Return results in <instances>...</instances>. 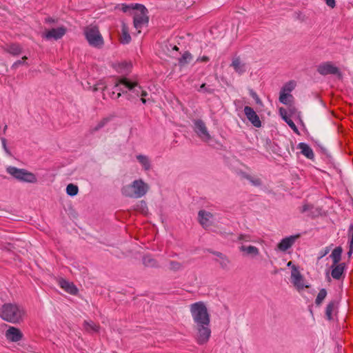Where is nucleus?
I'll return each instance as SVG.
<instances>
[{
  "label": "nucleus",
  "instance_id": "61",
  "mask_svg": "<svg viewBox=\"0 0 353 353\" xmlns=\"http://www.w3.org/2000/svg\"><path fill=\"white\" fill-rule=\"evenodd\" d=\"M294 265L292 264V261H289L287 264V266L288 267H292Z\"/></svg>",
  "mask_w": 353,
  "mask_h": 353
},
{
  "label": "nucleus",
  "instance_id": "35",
  "mask_svg": "<svg viewBox=\"0 0 353 353\" xmlns=\"http://www.w3.org/2000/svg\"><path fill=\"white\" fill-rule=\"evenodd\" d=\"M84 326H85V330H87L88 331L92 330L96 332L99 331V327L98 325H97L95 323H94L92 321H90V322L85 321Z\"/></svg>",
  "mask_w": 353,
  "mask_h": 353
},
{
  "label": "nucleus",
  "instance_id": "30",
  "mask_svg": "<svg viewBox=\"0 0 353 353\" xmlns=\"http://www.w3.org/2000/svg\"><path fill=\"white\" fill-rule=\"evenodd\" d=\"M131 41V36L128 32V28L125 24L122 27V37L121 38V43L123 44H128Z\"/></svg>",
  "mask_w": 353,
  "mask_h": 353
},
{
  "label": "nucleus",
  "instance_id": "25",
  "mask_svg": "<svg viewBox=\"0 0 353 353\" xmlns=\"http://www.w3.org/2000/svg\"><path fill=\"white\" fill-rule=\"evenodd\" d=\"M343 251V250L341 246H338L333 250L332 254L330 255V258L332 260V263L336 265V263H340Z\"/></svg>",
  "mask_w": 353,
  "mask_h": 353
},
{
  "label": "nucleus",
  "instance_id": "3",
  "mask_svg": "<svg viewBox=\"0 0 353 353\" xmlns=\"http://www.w3.org/2000/svg\"><path fill=\"white\" fill-rule=\"evenodd\" d=\"M23 310L16 303H6L0 307V318L8 323L17 324L23 321Z\"/></svg>",
  "mask_w": 353,
  "mask_h": 353
},
{
  "label": "nucleus",
  "instance_id": "48",
  "mask_svg": "<svg viewBox=\"0 0 353 353\" xmlns=\"http://www.w3.org/2000/svg\"><path fill=\"white\" fill-rule=\"evenodd\" d=\"M208 251L210 253H211V254H214V255L216 256L217 257H219V259H222L223 256H225V254H223V253H221V252H220L214 251V250H210V249L208 250Z\"/></svg>",
  "mask_w": 353,
  "mask_h": 353
},
{
  "label": "nucleus",
  "instance_id": "47",
  "mask_svg": "<svg viewBox=\"0 0 353 353\" xmlns=\"http://www.w3.org/2000/svg\"><path fill=\"white\" fill-rule=\"evenodd\" d=\"M238 241H250V236L247 234H240L238 236Z\"/></svg>",
  "mask_w": 353,
  "mask_h": 353
},
{
  "label": "nucleus",
  "instance_id": "12",
  "mask_svg": "<svg viewBox=\"0 0 353 353\" xmlns=\"http://www.w3.org/2000/svg\"><path fill=\"white\" fill-rule=\"evenodd\" d=\"M67 32V28L62 26L57 28H52L43 34V37L47 40L52 39L59 40L61 39Z\"/></svg>",
  "mask_w": 353,
  "mask_h": 353
},
{
  "label": "nucleus",
  "instance_id": "17",
  "mask_svg": "<svg viewBox=\"0 0 353 353\" xmlns=\"http://www.w3.org/2000/svg\"><path fill=\"white\" fill-rule=\"evenodd\" d=\"M300 236V234L292 235L283 239L278 244V248L281 251H286L292 247L295 240Z\"/></svg>",
  "mask_w": 353,
  "mask_h": 353
},
{
  "label": "nucleus",
  "instance_id": "46",
  "mask_svg": "<svg viewBox=\"0 0 353 353\" xmlns=\"http://www.w3.org/2000/svg\"><path fill=\"white\" fill-rule=\"evenodd\" d=\"M246 179L250 180V182L254 185L257 186V185H260L261 184V180L259 179H252V177L250 175H247Z\"/></svg>",
  "mask_w": 353,
  "mask_h": 353
},
{
  "label": "nucleus",
  "instance_id": "50",
  "mask_svg": "<svg viewBox=\"0 0 353 353\" xmlns=\"http://www.w3.org/2000/svg\"><path fill=\"white\" fill-rule=\"evenodd\" d=\"M113 88L115 89L116 90L119 91V90H117V88H115L114 87ZM121 91L119 90V92H118L117 94H115V92L112 91V93L110 94V97L112 99L119 98L121 96Z\"/></svg>",
  "mask_w": 353,
  "mask_h": 353
},
{
  "label": "nucleus",
  "instance_id": "28",
  "mask_svg": "<svg viewBox=\"0 0 353 353\" xmlns=\"http://www.w3.org/2000/svg\"><path fill=\"white\" fill-rule=\"evenodd\" d=\"M294 100V97L290 93L280 92L279 101L284 105H290Z\"/></svg>",
  "mask_w": 353,
  "mask_h": 353
},
{
  "label": "nucleus",
  "instance_id": "16",
  "mask_svg": "<svg viewBox=\"0 0 353 353\" xmlns=\"http://www.w3.org/2000/svg\"><path fill=\"white\" fill-rule=\"evenodd\" d=\"M59 285L61 288L72 295H76L79 292L77 286L72 282H69L63 278L59 279Z\"/></svg>",
  "mask_w": 353,
  "mask_h": 353
},
{
  "label": "nucleus",
  "instance_id": "18",
  "mask_svg": "<svg viewBox=\"0 0 353 353\" xmlns=\"http://www.w3.org/2000/svg\"><path fill=\"white\" fill-rule=\"evenodd\" d=\"M213 217V214L204 210H201L198 212L199 222L203 228L209 227L210 224L208 223L210 218Z\"/></svg>",
  "mask_w": 353,
  "mask_h": 353
},
{
  "label": "nucleus",
  "instance_id": "55",
  "mask_svg": "<svg viewBox=\"0 0 353 353\" xmlns=\"http://www.w3.org/2000/svg\"><path fill=\"white\" fill-rule=\"evenodd\" d=\"M352 253H353V247L349 246V251L347 253L348 258H350L352 256Z\"/></svg>",
  "mask_w": 353,
  "mask_h": 353
},
{
  "label": "nucleus",
  "instance_id": "21",
  "mask_svg": "<svg viewBox=\"0 0 353 353\" xmlns=\"http://www.w3.org/2000/svg\"><path fill=\"white\" fill-rule=\"evenodd\" d=\"M297 148L301 150V153L308 159H314V154L312 149L305 143L301 142L297 145Z\"/></svg>",
  "mask_w": 353,
  "mask_h": 353
},
{
  "label": "nucleus",
  "instance_id": "2",
  "mask_svg": "<svg viewBox=\"0 0 353 353\" xmlns=\"http://www.w3.org/2000/svg\"><path fill=\"white\" fill-rule=\"evenodd\" d=\"M114 88L121 91L122 94L126 96L128 100H132L141 96L145 97L148 92L143 90L141 86L135 81L126 77H120L117 79Z\"/></svg>",
  "mask_w": 353,
  "mask_h": 353
},
{
  "label": "nucleus",
  "instance_id": "41",
  "mask_svg": "<svg viewBox=\"0 0 353 353\" xmlns=\"http://www.w3.org/2000/svg\"><path fill=\"white\" fill-rule=\"evenodd\" d=\"M135 3H131V4H129V5H127V4H125V3H123L121 5V10L123 12H127L128 11H136V9H135Z\"/></svg>",
  "mask_w": 353,
  "mask_h": 353
},
{
  "label": "nucleus",
  "instance_id": "45",
  "mask_svg": "<svg viewBox=\"0 0 353 353\" xmlns=\"http://www.w3.org/2000/svg\"><path fill=\"white\" fill-rule=\"evenodd\" d=\"M330 250V249L329 247H326L324 249L320 250V252L319 253V256L318 259H321L323 257H324L325 256H326L329 253Z\"/></svg>",
  "mask_w": 353,
  "mask_h": 353
},
{
  "label": "nucleus",
  "instance_id": "56",
  "mask_svg": "<svg viewBox=\"0 0 353 353\" xmlns=\"http://www.w3.org/2000/svg\"><path fill=\"white\" fill-rule=\"evenodd\" d=\"M46 22L47 23H53L55 22V19H54L52 17H48V18H46Z\"/></svg>",
  "mask_w": 353,
  "mask_h": 353
},
{
  "label": "nucleus",
  "instance_id": "29",
  "mask_svg": "<svg viewBox=\"0 0 353 353\" xmlns=\"http://www.w3.org/2000/svg\"><path fill=\"white\" fill-rule=\"evenodd\" d=\"M143 265L145 267L159 268L158 262L150 255L144 256L142 259Z\"/></svg>",
  "mask_w": 353,
  "mask_h": 353
},
{
  "label": "nucleus",
  "instance_id": "10",
  "mask_svg": "<svg viewBox=\"0 0 353 353\" xmlns=\"http://www.w3.org/2000/svg\"><path fill=\"white\" fill-rule=\"evenodd\" d=\"M347 265L345 263H339L336 265L332 263L330 266L332 277L335 280H341L345 278Z\"/></svg>",
  "mask_w": 353,
  "mask_h": 353
},
{
  "label": "nucleus",
  "instance_id": "20",
  "mask_svg": "<svg viewBox=\"0 0 353 353\" xmlns=\"http://www.w3.org/2000/svg\"><path fill=\"white\" fill-rule=\"evenodd\" d=\"M132 68V64L130 61H121L114 64L116 70L123 74H128Z\"/></svg>",
  "mask_w": 353,
  "mask_h": 353
},
{
  "label": "nucleus",
  "instance_id": "51",
  "mask_svg": "<svg viewBox=\"0 0 353 353\" xmlns=\"http://www.w3.org/2000/svg\"><path fill=\"white\" fill-rule=\"evenodd\" d=\"M326 3V4L332 8H334L336 6V1L335 0H324Z\"/></svg>",
  "mask_w": 353,
  "mask_h": 353
},
{
  "label": "nucleus",
  "instance_id": "53",
  "mask_svg": "<svg viewBox=\"0 0 353 353\" xmlns=\"http://www.w3.org/2000/svg\"><path fill=\"white\" fill-rule=\"evenodd\" d=\"M316 143H317L318 146L320 148L321 151L322 152V153H323L326 156H329L327 150L325 147L321 145L319 143L316 142Z\"/></svg>",
  "mask_w": 353,
  "mask_h": 353
},
{
  "label": "nucleus",
  "instance_id": "64",
  "mask_svg": "<svg viewBox=\"0 0 353 353\" xmlns=\"http://www.w3.org/2000/svg\"><path fill=\"white\" fill-rule=\"evenodd\" d=\"M310 312L311 314H312V309L310 310Z\"/></svg>",
  "mask_w": 353,
  "mask_h": 353
},
{
  "label": "nucleus",
  "instance_id": "27",
  "mask_svg": "<svg viewBox=\"0 0 353 353\" xmlns=\"http://www.w3.org/2000/svg\"><path fill=\"white\" fill-rule=\"evenodd\" d=\"M137 161L141 163L145 170H149L151 168V163L149 158L143 154L137 156Z\"/></svg>",
  "mask_w": 353,
  "mask_h": 353
},
{
  "label": "nucleus",
  "instance_id": "4",
  "mask_svg": "<svg viewBox=\"0 0 353 353\" xmlns=\"http://www.w3.org/2000/svg\"><path fill=\"white\" fill-rule=\"evenodd\" d=\"M150 187L142 179L134 180L130 185L123 187V195L130 198H141L148 192Z\"/></svg>",
  "mask_w": 353,
  "mask_h": 353
},
{
  "label": "nucleus",
  "instance_id": "40",
  "mask_svg": "<svg viewBox=\"0 0 353 353\" xmlns=\"http://www.w3.org/2000/svg\"><path fill=\"white\" fill-rule=\"evenodd\" d=\"M182 265L179 262L175 261H170V270L172 271H178L181 268Z\"/></svg>",
  "mask_w": 353,
  "mask_h": 353
},
{
  "label": "nucleus",
  "instance_id": "24",
  "mask_svg": "<svg viewBox=\"0 0 353 353\" xmlns=\"http://www.w3.org/2000/svg\"><path fill=\"white\" fill-rule=\"evenodd\" d=\"M338 301L336 300H332L330 301L325 307V318L328 321H331L333 319V311L337 307Z\"/></svg>",
  "mask_w": 353,
  "mask_h": 353
},
{
  "label": "nucleus",
  "instance_id": "7",
  "mask_svg": "<svg viewBox=\"0 0 353 353\" xmlns=\"http://www.w3.org/2000/svg\"><path fill=\"white\" fill-rule=\"evenodd\" d=\"M85 37L88 43L95 48H101L103 45V39L97 27L87 28L85 30Z\"/></svg>",
  "mask_w": 353,
  "mask_h": 353
},
{
  "label": "nucleus",
  "instance_id": "6",
  "mask_svg": "<svg viewBox=\"0 0 353 353\" xmlns=\"http://www.w3.org/2000/svg\"><path fill=\"white\" fill-rule=\"evenodd\" d=\"M136 11L134 12L133 23L136 29L142 28L144 26H148L149 23V17L148 16V9L145 6L140 3H135Z\"/></svg>",
  "mask_w": 353,
  "mask_h": 353
},
{
  "label": "nucleus",
  "instance_id": "44",
  "mask_svg": "<svg viewBox=\"0 0 353 353\" xmlns=\"http://www.w3.org/2000/svg\"><path fill=\"white\" fill-rule=\"evenodd\" d=\"M348 235L350 236L349 246L353 247V224H351L349 227Z\"/></svg>",
  "mask_w": 353,
  "mask_h": 353
},
{
  "label": "nucleus",
  "instance_id": "37",
  "mask_svg": "<svg viewBox=\"0 0 353 353\" xmlns=\"http://www.w3.org/2000/svg\"><path fill=\"white\" fill-rule=\"evenodd\" d=\"M249 94L254 99L256 104L260 105H263L262 101L259 97L256 92L255 91H254L253 89H252V88L249 89Z\"/></svg>",
  "mask_w": 353,
  "mask_h": 353
},
{
  "label": "nucleus",
  "instance_id": "54",
  "mask_svg": "<svg viewBox=\"0 0 353 353\" xmlns=\"http://www.w3.org/2000/svg\"><path fill=\"white\" fill-rule=\"evenodd\" d=\"M102 127H101V125L99 123H97V125L92 129V132H97Z\"/></svg>",
  "mask_w": 353,
  "mask_h": 353
},
{
  "label": "nucleus",
  "instance_id": "49",
  "mask_svg": "<svg viewBox=\"0 0 353 353\" xmlns=\"http://www.w3.org/2000/svg\"><path fill=\"white\" fill-rule=\"evenodd\" d=\"M293 89V87L290 86V84H285L281 89V91H283L284 92H285L286 91L288 92V93H290Z\"/></svg>",
  "mask_w": 353,
  "mask_h": 353
},
{
  "label": "nucleus",
  "instance_id": "5",
  "mask_svg": "<svg viewBox=\"0 0 353 353\" xmlns=\"http://www.w3.org/2000/svg\"><path fill=\"white\" fill-rule=\"evenodd\" d=\"M6 172L19 182L29 183H37V176L26 169L10 165L6 168Z\"/></svg>",
  "mask_w": 353,
  "mask_h": 353
},
{
  "label": "nucleus",
  "instance_id": "23",
  "mask_svg": "<svg viewBox=\"0 0 353 353\" xmlns=\"http://www.w3.org/2000/svg\"><path fill=\"white\" fill-rule=\"evenodd\" d=\"M230 66H232L235 70V72L239 74H242L246 71L245 64L241 63L239 57L234 58L232 60Z\"/></svg>",
  "mask_w": 353,
  "mask_h": 353
},
{
  "label": "nucleus",
  "instance_id": "31",
  "mask_svg": "<svg viewBox=\"0 0 353 353\" xmlns=\"http://www.w3.org/2000/svg\"><path fill=\"white\" fill-rule=\"evenodd\" d=\"M134 210L142 214H145L148 212L147 203L144 200L138 201L134 205Z\"/></svg>",
  "mask_w": 353,
  "mask_h": 353
},
{
  "label": "nucleus",
  "instance_id": "52",
  "mask_svg": "<svg viewBox=\"0 0 353 353\" xmlns=\"http://www.w3.org/2000/svg\"><path fill=\"white\" fill-rule=\"evenodd\" d=\"M110 118H103L98 123L102 127V128L110 121Z\"/></svg>",
  "mask_w": 353,
  "mask_h": 353
},
{
  "label": "nucleus",
  "instance_id": "14",
  "mask_svg": "<svg viewBox=\"0 0 353 353\" xmlns=\"http://www.w3.org/2000/svg\"><path fill=\"white\" fill-rule=\"evenodd\" d=\"M5 336L9 341L18 342L23 339V334L19 328L10 326L5 332Z\"/></svg>",
  "mask_w": 353,
  "mask_h": 353
},
{
  "label": "nucleus",
  "instance_id": "60",
  "mask_svg": "<svg viewBox=\"0 0 353 353\" xmlns=\"http://www.w3.org/2000/svg\"><path fill=\"white\" fill-rule=\"evenodd\" d=\"M326 278H327V281H330V274H329V272L328 271L326 272Z\"/></svg>",
  "mask_w": 353,
  "mask_h": 353
},
{
  "label": "nucleus",
  "instance_id": "38",
  "mask_svg": "<svg viewBox=\"0 0 353 353\" xmlns=\"http://www.w3.org/2000/svg\"><path fill=\"white\" fill-rule=\"evenodd\" d=\"M216 261L219 263L221 268H223L224 270L228 269V266L230 263V260L228 259V258L226 256H223L219 261L216 259Z\"/></svg>",
  "mask_w": 353,
  "mask_h": 353
},
{
  "label": "nucleus",
  "instance_id": "36",
  "mask_svg": "<svg viewBox=\"0 0 353 353\" xmlns=\"http://www.w3.org/2000/svg\"><path fill=\"white\" fill-rule=\"evenodd\" d=\"M28 59V57L26 56H23L21 59L16 61L11 66V68L13 70L17 69L19 66L27 64L26 61Z\"/></svg>",
  "mask_w": 353,
  "mask_h": 353
},
{
  "label": "nucleus",
  "instance_id": "11",
  "mask_svg": "<svg viewBox=\"0 0 353 353\" xmlns=\"http://www.w3.org/2000/svg\"><path fill=\"white\" fill-rule=\"evenodd\" d=\"M291 277L292 282L297 288L298 290H302L304 288H309L308 285H304V278L303 275L300 273L299 268L296 265L292 266V270L291 272Z\"/></svg>",
  "mask_w": 353,
  "mask_h": 353
},
{
  "label": "nucleus",
  "instance_id": "15",
  "mask_svg": "<svg viewBox=\"0 0 353 353\" xmlns=\"http://www.w3.org/2000/svg\"><path fill=\"white\" fill-rule=\"evenodd\" d=\"M244 113L248 121L256 128L261 126V121L254 109L250 106H245Z\"/></svg>",
  "mask_w": 353,
  "mask_h": 353
},
{
  "label": "nucleus",
  "instance_id": "33",
  "mask_svg": "<svg viewBox=\"0 0 353 353\" xmlns=\"http://www.w3.org/2000/svg\"><path fill=\"white\" fill-rule=\"evenodd\" d=\"M79 192V188L77 185L70 183L66 187V193L70 196H76Z\"/></svg>",
  "mask_w": 353,
  "mask_h": 353
},
{
  "label": "nucleus",
  "instance_id": "34",
  "mask_svg": "<svg viewBox=\"0 0 353 353\" xmlns=\"http://www.w3.org/2000/svg\"><path fill=\"white\" fill-rule=\"evenodd\" d=\"M283 119L290 126V128L297 134H299V131L294 121L287 115L283 116Z\"/></svg>",
  "mask_w": 353,
  "mask_h": 353
},
{
  "label": "nucleus",
  "instance_id": "39",
  "mask_svg": "<svg viewBox=\"0 0 353 353\" xmlns=\"http://www.w3.org/2000/svg\"><path fill=\"white\" fill-rule=\"evenodd\" d=\"M200 92H204V93H208V94H212L214 93V90L212 88H210L209 87L206 86V84L202 83L200 86V88L198 90Z\"/></svg>",
  "mask_w": 353,
  "mask_h": 353
},
{
  "label": "nucleus",
  "instance_id": "63",
  "mask_svg": "<svg viewBox=\"0 0 353 353\" xmlns=\"http://www.w3.org/2000/svg\"><path fill=\"white\" fill-rule=\"evenodd\" d=\"M173 50H176V51H177V50H179V48H178L176 46H174L173 47Z\"/></svg>",
  "mask_w": 353,
  "mask_h": 353
},
{
  "label": "nucleus",
  "instance_id": "26",
  "mask_svg": "<svg viewBox=\"0 0 353 353\" xmlns=\"http://www.w3.org/2000/svg\"><path fill=\"white\" fill-rule=\"evenodd\" d=\"M193 59V57L189 51H185L178 59L179 65L182 68L190 63Z\"/></svg>",
  "mask_w": 353,
  "mask_h": 353
},
{
  "label": "nucleus",
  "instance_id": "32",
  "mask_svg": "<svg viewBox=\"0 0 353 353\" xmlns=\"http://www.w3.org/2000/svg\"><path fill=\"white\" fill-rule=\"evenodd\" d=\"M327 294V290L325 288H322L320 290L319 292L317 294V296L315 299V304L316 306H320L323 300L325 299L326 296Z\"/></svg>",
  "mask_w": 353,
  "mask_h": 353
},
{
  "label": "nucleus",
  "instance_id": "42",
  "mask_svg": "<svg viewBox=\"0 0 353 353\" xmlns=\"http://www.w3.org/2000/svg\"><path fill=\"white\" fill-rule=\"evenodd\" d=\"M294 18L300 21H304L305 16L301 11H296L294 12Z\"/></svg>",
  "mask_w": 353,
  "mask_h": 353
},
{
  "label": "nucleus",
  "instance_id": "59",
  "mask_svg": "<svg viewBox=\"0 0 353 353\" xmlns=\"http://www.w3.org/2000/svg\"><path fill=\"white\" fill-rule=\"evenodd\" d=\"M141 101L143 104H145L147 103V99L145 97H141Z\"/></svg>",
  "mask_w": 353,
  "mask_h": 353
},
{
  "label": "nucleus",
  "instance_id": "58",
  "mask_svg": "<svg viewBox=\"0 0 353 353\" xmlns=\"http://www.w3.org/2000/svg\"><path fill=\"white\" fill-rule=\"evenodd\" d=\"M201 60H202L203 61H205V62H207V61H209V58H208V57H206V56H203V57L201 58Z\"/></svg>",
  "mask_w": 353,
  "mask_h": 353
},
{
  "label": "nucleus",
  "instance_id": "1",
  "mask_svg": "<svg viewBox=\"0 0 353 353\" xmlns=\"http://www.w3.org/2000/svg\"><path fill=\"white\" fill-rule=\"evenodd\" d=\"M190 311L197 331L196 341L199 345L205 344L211 336L210 316L208 308L203 301H198L190 305Z\"/></svg>",
  "mask_w": 353,
  "mask_h": 353
},
{
  "label": "nucleus",
  "instance_id": "57",
  "mask_svg": "<svg viewBox=\"0 0 353 353\" xmlns=\"http://www.w3.org/2000/svg\"><path fill=\"white\" fill-rule=\"evenodd\" d=\"M279 112H280V114L281 115V117H283V116H285L286 115V111L284 108H281L279 109Z\"/></svg>",
  "mask_w": 353,
  "mask_h": 353
},
{
  "label": "nucleus",
  "instance_id": "8",
  "mask_svg": "<svg viewBox=\"0 0 353 353\" xmlns=\"http://www.w3.org/2000/svg\"><path fill=\"white\" fill-rule=\"evenodd\" d=\"M317 72L323 75L326 76L327 74L336 75L338 79H341L343 78V74L339 68L330 61H327L319 64L317 67Z\"/></svg>",
  "mask_w": 353,
  "mask_h": 353
},
{
  "label": "nucleus",
  "instance_id": "13",
  "mask_svg": "<svg viewBox=\"0 0 353 353\" xmlns=\"http://www.w3.org/2000/svg\"><path fill=\"white\" fill-rule=\"evenodd\" d=\"M321 210L319 208H315L313 204L305 203L299 208V212L302 214H307V216L310 218H316L321 215Z\"/></svg>",
  "mask_w": 353,
  "mask_h": 353
},
{
  "label": "nucleus",
  "instance_id": "62",
  "mask_svg": "<svg viewBox=\"0 0 353 353\" xmlns=\"http://www.w3.org/2000/svg\"><path fill=\"white\" fill-rule=\"evenodd\" d=\"M7 128H8V125H6L4 126V128H3V134H6V132Z\"/></svg>",
  "mask_w": 353,
  "mask_h": 353
},
{
  "label": "nucleus",
  "instance_id": "43",
  "mask_svg": "<svg viewBox=\"0 0 353 353\" xmlns=\"http://www.w3.org/2000/svg\"><path fill=\"white\" fill-rule=\"evenodd\" d=\"M0 139H1V143H2V147L4 150V151L9 155H11V152L9 150V148L7 147V141L6 139V138L3 137H0Z\"/></svg>",
  "mask_w": 353,
  "mask_h": 353
},
{
  "label": "nucleus",
  "instance_id": "22",
  "mask_svg": "<svg viewBox=\"0 0 353 353\" xmlns=\"http://www.w3.org/2000/svg\"><path fill=\"white\" fill-rule=\"evenodd\" d=\"M239 250L241 252H243L247 256H250L252 257L256 256L259 254V249L254 245H242L239 247Z\"/></svg>",
  "mask_w": 353,
  "mask_h": 353
},
{
  "label": "nucleus",
  "instance_id": "9",
  "mask_svg": "<svg viewBox=\"0 0 353 353\" xmlns=\"http://www.w3.org/2000/svg\"><path fill=\"white\" fill-rule=\"evenodd\" d=\"M194 131L196 134L204 141H208L211 139L205 123L201 119L194 121Z\"/></svg>",
  "mask_w": 353,
  "mask_h": 353
},
{
  "label": "nucleus",
  "instance_id": "19",
  "mask_svg": "<svg viewBox=\"0 0 353 353\" xmlns=\"http://www.w3.org/2000/svg\"><path fill=\"white\" fill-rule=\"evenodd\" d=\"M3 50L12 56H19L22 53L23 48L19 43H12L6 44Z\"/></svg>",
  "mask_w": 353,
  "mask_h": 353
}]
</instances>
